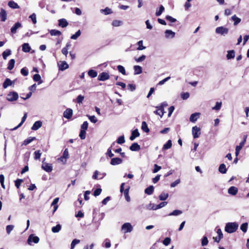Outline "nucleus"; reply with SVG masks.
I'll list each match as a JSON object with an SVG mask.
<instances>
[{"mask_svg": "<svg viewBox=\"0 0 249 249\" xmlns=\"http://www.w3.org/2000/svg\"><path fill=\"white\" fill-rule=\"evenodd\" d=\"M238 227V225L235 222L228 223L225 226V230L227 232L231 233L235 232Z\"/></svg>", "mask_w": 249, "mask_h": 249, "instance_id": "nucleus-1", "label": "nucleus"}, {"mask_svg": "<svg viewBox=\"0 0 249 249\" xmlns=\"http://www.w3.org/2000/svg\"><path fill=\"white\" fill-rule=\"evenodd\" d=\"M229 32V29L227 28L220 26L217 27L215 29V33L222 36H225Z\"/></svg>", "mask_w": 249, "mask_h": 249, "instance_id": "nucleus-2", "label": "nucleus"}, {"mask_svg": "<svg viewBox=\"0 0 249 249\" xmlns=\"http://www.w3.org/2000/svg\"><path fill=\"white\" fill-rule=\"evenodd\" d=\"M18 97V94L14 91L10 92L7 96V100L10 102L16 101Z\"/></svg>", "mask_w": 249, "mask_h": 249, "instance_id": "nucleus-3", "label": "nucleus"}, {"mask_svg": "<svg viewBox=\"0 0 249 249\" xmlns=\"http://www.w3.org/2000/svg\"><path fill=\"white\" fill-rule=\"evenodd\" d=\"M133 230V227L130 223H124L122 226V230L124 233L130 232Z\"/></svg>", "mask_w": 249, "mask_h": 249, "instance_id": "nucleus-4", "label": "nucleus"}, {"mask_svg": "<svg viewBox=\"0 0 249 249\" xmlns=\"http://www.w3.org/2000/svg\"><path fill=\"white\" fill-rule=\"evenodd\" d=\"M39 241V238L38 237L35 236L34 234H31L29 235L27 243L29 245H32V243L33 242L35 244H37Z\"/></svg>", "mask_w": 249, "mask_h": 249, "instance_id": "nucleus-5", "label": "nucleus"}, {"mask_svg": "<svg viewBox=\"0 0 249 249\" xmlns=\"http://www.w3.org/2000/svg\"><path fill=\"white\" fill-rule=\"evenodd\" d=\"M44 159V160H45ZM43 160L42 161V168L47 172H51L53 170V166L52 164L45 162Z\"/></svg>", "mask_w": 249, "mask_h": 249, "instance_id": "nucleus-6", "label": "nucleus"}, {"mask_svg": "<svg viewBox=\"0 0 249 249\" xmlns=\"http://www.w3.org/2000/svg\"><path fill=\"white\" fill-rule=\"evenodd\" d=\"M200 128L197 126H195L192 128V135L194 138H197L200 135Z\"/></svg>", "mask_w": 249, "mask_h": 249, "instance_id": "nucleus-7", "label": "nucleus"}, {"mask_svg": "<svg viewBox=\"0 0 249 249\" xmlns=\"http://www.w3.org/2000/svg\"><path fill=\"white\" fill-rule=\"evenodd\" d=\"M58 66L59 69V70L63 71L69 68V65L65 61H59L58 63Z\"/></svg>", "mask_w": 249, "mask_h": 249, "instance_id": "nucleus-8", "label": "nucleus"}, {"mask_svg": "<svg viewBox=\"0 0 249 249\" xmlns=\"http://www.w3.org/2000/svg\"><path fill=\"white\" fill-rule=\"evenodd\" d=\"M73 114L72 110L71 108H67L63 113V116L68 119H70L71 118Z\"/></svg>", "mask_w": 249, "mask_h": 249, "instance_id": "nucleus-9", "label": "nucleus"}, {"mask_svg": "<svg viewBox=\"0 0 249 249\" xmlns=\"http://www.w3.org/2000/svg\"><path fill=\"white\" fill-rule=\"evenodd\" d=\"M109 78V75L107 72H102L100 73L98 77V79L99 81H105Z\"/></svg>", "mask_w": 249, "mask_h": 249, "instance_id": "nucleus-10", "label": "nucleus"}, {"mask_svg": "<svg viewBox=\"0 0 249 249\" xmlns=\"http://www.w3.org/2000/svg\"><path fill=\"white\" fill-rule=\"evenodd\" d=\"M175 36V33L170 30H166L165 31V36L166 38H173Z\"/></svg>", "mask_w": 249, "mask_h": 249, "instance_id": "nucleus-11", "label": "nucleus"}, {"mask_svg": "<svg viewBox=\"0 0 249 249\" xmlns=\"http://www.w3.org/2000/svg\"><path fill=\"white\" fill-rule=\"evenodd\" d=\"M122 160L119 158H114L111 160L110 164L112 165H118L122 163Z\"/></svg>", "mask_w": 249, "mask_h": 249, "instance_id": "nucleus-12", "label": "nucleus"}, {"mask_svg": "<svg viewBox=\"0 0 249 249\" xmlns=\"http://www.w3.org/2000/svg\"><path fill=\"white\" fill-rule=\"evenodd\" d=\"M157 110L154 111V113L160 116V118L162 117L165 113L164 108L162 107H157Z\"/></svg>", "mask_w": 249, "mask_h": 249, "instance_id": "nucleus-13", "label": "nucleus"}, {"mask_svg": "<svg viewBox=\"0 0 249 249\" xmlns=\"http://www.w3.org/2000/svg\"><path fill=\"white\" fill-rule=\"evenodd\" d=\"M0 18L1 21H5L7 19V13L6 11L3 9H1L0 12Z\"/></svg>", "mask_w": 249, "mask_h": 249, "instance_id": "nucleus-14", "label": "nucleus"}, {"mask_svg": "<svg viewBox=\"0 0 249 249\" xmlns=\"http://www.w3.org/2000/svg\"><path fill=\"white\" fill-rule=\"evenodd\" d=\"M21 27V24L18 22L16 23L11 28V32L13 34L17 32V29Z\"/></svg>", "mask_w": 249, "mask_h": 249, "instance_id": "nucleus-15", "label": "nucleus"}, {"mask_svg": "<svg viewBox=\"0 0 249 249\" xmlns=\"http://www.w3.org/2000/svg\"><path fill=\"white\" fill-rule=\"evenodd\" d=\"M238 192V189L236 187L231 186L228 189V193L231 195L235 196Z\"/></svg>", "mask_w": 249, "mask_h": 249, "instance_id": "nucleus-16", "label": "nucleus"}, {"mask_svg": "<svg viewBox=\"0 0 249 249\" xmlns=\"http://www.w3.org/2000/svg\"><path fill=\"white\" fill-rule=\"evenodd\" d=\"M200 116V113H195L192 114H191L190 117V121L191 122L195 123L197 119Z\"/></svg>", "mask_w": 249, "mask_h": 249, "instance_id": "nucleus-17", "label": "nucleus"}, {"mask_svg": "<svg viewBox=\"0 0 249 249\" xmlns=\"http://www.w3.org/2000/svg\"><path fill=\"white\" fill-rule=\"evenodd\" d=\"M42 123L41 121H36L32 127V129L33 130H37L42 126Z\"/></svg>", "mask_w": 249, "mask_h": 249, "instance_id": "nucleus-18", "label": "nucleus"}, {"mask_svg": "<svg viewBox=\"0 0 249 249\" xmlns=\"http://www.w3.org/2000/svg\"><path fill=\"white\" fill-rule=\"evenodd\" d=\"M140 136V133L137 129L133 130L132 132L131 135L130 137V140L131 141H133L136 138L139 137Z\"/></svg>", "mask_w": 249, "mask_h": 249, "instance_id": "nucleus-19", "label": "nucleus"}, {"mask_svg": "<svg viewBox=\"0 0 249 249\" xmlns=\"http://www.w3.org/2000/svg\"><path fill=\"white\" fill-rule=\"evenodd\" d=\"M245 143L244 142H241L239 145L236 146L235 148V155L236 156H238L240 150L243 148V147L244 146Z\"/></svg>", "mask_w": 249, "mask_h": 249, "instance_id": "nucleus-20", "label": "nucleus"}, {"mask_svg": "<svg viewBox=\"0 0 249 249\" xmlns=\"http://www.w3.org/2000/svg\"><path fill=\"white\" fill-rule=\"evenodd\" d=\"M140 148V146L137 143H133L130 147V149L132 151H137Z\"/></svg>", "mask_w": 249, "mask_h": 249, "instance_id": "nucleus-21", "label": "nucleus"}, {"mask_svg": "<svg viewBox=\"0 0 249 249\" xmlns=\"http://www.w3.org/2000/svg\"><path fill=\"white\" fill-rule=\"evenodd\" d=\"M59 22V26L64 28L68 26V22L67 21V20L64 18L60 19L58 20Z\"/></svg>", "mask_w": 249, "mask_h": 249, "instance_id": "nucleus-22", "label": "nucleus"}, {"mask_svg": "<svg viewBox=\"0 0 249 249\" xmlns=\"http://www.w3.org/2000/svg\"><path fill=\"white\" fill-rule=\"evenodd\" d=\"M27 113H25L23 116L21 122L19 124L14 128L12 129V130H15L18 129V127L21 126L22 124L24 123L27 118Z\"/></svg>", "mask_w": 249, "mask_h": 249, "instance_id": "nucleus-23", "label": "nucleus"}, {"mask_svg": "<svg viewBox=\"0 0 249 249\" xmlns=\"http://www.w3.org/2000/svg\"><path fill=\"white\" fill-rule=\"evenodd\" d=\"M13 82L9 78H6L3 83V87L4 89L7 88L8 86H11Z\"/></svg>", "mask_w": 249, "mask_h": 249, "instance_id": "nucleus-24", "label": "nucleus"}, {"mask_svg": "<svg viewBox=\"0 0 249 249\" xmlns=\"http://www.w3.org/2000/svg\"><path fill=\"white\" fill-rule=\"evenodd\" d=\"M22 51L25 53L29 52L31 49L30 46H29V44L27 43H24L22 45Z\"/></svg>", "mask_w": 249, "mask_h": 249, "instance_id": "nucleus-25", "label": "nucleus"}, {"mask_svg": "<svg viewBox=\"0 0 249 249\" xmlns=\"http://www.w3.org/2000/svg\"><path fill=\"white\" fill-rule=\"evenodd\" d=\"M8 5L13 9H18L19 7L18 4L14 1H9Z\"/></svg>", "mask_w": 249, "mask_h": 249, "instance_id": "nucleus-26", "label": "nucleus"}, {"mask_svg": "<svg viewBox=\"0 0 249 249\" xmlns=\"http://www.w3.org/2000/svg\"><path fill=\"white\" fill-rule=\"evenodd\" d=\"M231 20L234 21V25L236 26L241 22V19L238 18L235 15L232 16L231 18Z\"/></svg>", "mask_w": 249, "mask_h": 249, "instance_id": "nucleus-27", "label": "nucleus"}, {"mask_svg": "<svg viewBox=\"0 0 249 249\" xmlns=\"http://www.w3.org/2000/svg\"><path fill=\"white\" fill-rule=\"evenodd\" d=\"M153 191L154 187L153 186H150L149 187L146 188L144 190L145 193L147 194L148 195H152L153 193Z\"/></svg>", "mask_w": 249, "mask_h": 249, "instance_id": "nucleus-28", "label": "nucleus"}, {"mask_svg": "<svg viewBox=\"0 0 249 249\" xmlns=\"http://www.w3.org/2000/svg\"><path fill=\"white\" fill-rule=\"evenodd\" d=\"M134 74H139L142 72V68L140 66H135L134 67Z\"/></svg>", "mask_w": 249, "mask_h": 249, "instance_id": "nucleus-29", "label": "nucleus"}, {"mask_svg": "<svg viewBox=\"0 0 249 249\" xmlns=\"http://www.w3.org/2000/svg\"><path fill=\"white\" fill-rule=\"evenodd\" d=\"M15 63V61L14 59H11V60H10L8 62L7 69L9 70H12L14 67Z\"/></svg>", "mask_w": 249, "mask_h": 249, "instance_id": "nucleus-30", "label": "nucleus"}, {"mask_svg": "<svg viewBox=\"0 0 249 249\" xmlns=\"http://www.w3.org/2000/svg\"><path fill=\"white\" fill-rule=\"evenodd\" d=\"M11 54V51L7 49L2 53V57L4 59L6 60L8 56Z\"/></svg>", "mask_w": 249, "mask_h": 249, "instance_id": "nucleus-31", "label": "nucleus"}, {"mask_svg": "<svg viewBox=\"0 0 249 249\" xmlns=\"http://www.w3.org/2000/svg\"><path fill=\"white\" fill-rule=\"evenodd\" d=\"M129 187H128L124 191V195L125 196V198L127 202H129L130 201V197L129 196Z\"/></svg>", "mask_w": 249, "mask_h": 249, "instance_id": "nucleus-32", "label": "nucleus"}, {"mask_svg": "<svg viewBox=\"0 0 249 249\" xmlns=\"http://www.w3.org/2000/svg\"><path fill=\"white\" fill-rule=\"evenodd\" d=\"M182 213V212L179 210H175L173 211L172 213H170L168 215L169 216H178L181 214Z\"/></svg>", "mask_w": 249, "mask_h": 249, "instance_id": "nucleus-33", "label": "nucleus"}, {"mask_svg": "<svg viewBox=\"0 0 249 249\" xmlns=\"http://www.w3.org/2000/svg\"><path fill=\"white\" fill-rule=\"evenodd\" d=\"M235 56V52L233 50L229 51L228 52L227 54V58L228 59H230L231 58H233Z\"/></svg>", "mask_w": 249, "mask_h": 249, "instance_id": "nucleus-34", "label": "nucleus"}, {"mask_svg": "<svg viewBox=\"0 0 249 249\" xmlns=\"http://www.w3.org/2000/svg\"><path fill=\"white\" fill-rule=\"evenodd\" d=\"M142 129L145 132H148L149 131V129L148 127L147 124L144 121L142 122Z\"/></svg>", "mask_w": 249, "mask_h": 249, "instance_id": "nucleus-35", "label": "nucleus"}, {"mask_svg": "<svg viewBox=\"0 0 249 249\" xmlns=\"http://www.w3.org/2000/svg\"><path fill=\"white\" fill-rule=\"evenodd\" d=\"M50 33L51 35L53 36H59L61 34V33L60 31H59L58 30H54V29L51 30L50 31Z\"/></svg>", "mask_w": 249, "mask_h": 249, "instance_id": "nucleus-36", "label": "nucleus"}, {"mask_svg": "<svg viewBox=\"0 0 249 249\" xmlns=\"http://www.w3.org/2000/svg\"><path fill=\"white\" fill-rule=\"evenodd\" d=\"M218 170L220 173L222 174H225L227 172V168L226 167V165L223 163L220 164Z\"/></svg>", "mask_w": 249, "mask_h": 249, "instance_id": "nucleus-37", "label": "nucleus"}, {"mask_svg": "<svg viewBox=\"0 0 249 249\" xmlns=\"http://www.w3.org/2000/svg\"><path fill=\"white\" fill-rule=\"evenodd\" d=\"M81 34V32L80 30H78L74 35H72L71 36V39L76 40L78 38V37L80 36Z\"/></svg>", "mask_w": 249, "mask_h": 249, "instance_id": "nucleus-38", "label": "nucleus"}, {"mask_svg": "<svg viewBox=\"0 0 249 249\" xmlns=\"http://www.w3.org/2000/svg\"><path fill=\"white\" fill-rule=\"evenodd\" d=\"M172 145V141L169 140L165 144L163 145L162 149L164 150L168 149L171 147Z\"/></svg>", "mask_w": 249, "mask_h": 249, "instance_id": "nucleus-39", "label": "nucleus"}, {"mask_svg": "<svg viewBox=\"0 0 249 249\" xmlns=\"http://www.w3.org/2000/svg\"><path fill=\"white\" fill-rule=\"evenodd\" d=\"M33 79L35 81H38V84L42 83V81L41 79V76L38 74H35L33 76Z\"/></svg>", "mask_w": 249, "mask_h": 249, "instance_id": "nucleus-40", "label": "nucleus"}, {"mask_svg": "<svg viewBox=\"0 0 249 249\" xmlns=\"http://www.w3.org/2000/svg\"><path fill=\"white\" fill-rule=\"evenodd\" d=\"M88 74L90 77L94 78L97 76V72L93 70H90L88 71Z\"/></svg>", "mask_w": 249, "mask_h": 249, "instance_id": "nucleus-41", "label": "nucleus"}, {"mask_svg": "<svg viewBox=\"0 0 249 249\" xmlns=\"http://www.w3.org/2000/svg\"><path fill=\"white\" fill-rule=\"evenodd\" d=\"M168 193H162L159 197L160 200H165L168 197Z\"/></svg>", "mask_w": 249, "mask_h": 249, "instance_id": "nucleus-42", "label": "nucleus"}, {"mask_svg": "<svg viewBox=\"0 0 249 249\" xmlns=\"http://www.w3.org/2000/svg\"><path fill=\"white\" fill-rule=\"evenodd\" d=\"M61 228V226L59 224H57L56 226L53 227L52 229V231L53 232L56 233L59 232Z\"/></svg>", "mask_w": 249, "mask_h": 249, "instance_id": "nucleus-43", "label": "nucleus"}, {"mask_svg": "<svg viewBox=\"0 0 249 249\" xmlns=\"http://www.w3.org/2000/svg\"><path fill=\"white\" fill-rule=\"evenodd\" d=\"M122 24V21L119 20H114L112 22V26L114 27H118L121 26Z\"/></svg>", "mask_w": 249, "mask_h": 249, "instance_id": "nucleus-44", "label": "nucleus"}, {"mask_svg": "<svg viewBox=\"0 0 249 249\" xmlns=\"http://www.w3.org/2000/svg\"><path fill=\"white\" fill-rule=\"evenodd\" d=\"M146 208L149 210H156V205L153 203H149L146 206Z\"/></svg>", "mask_w": 249, "mask_h": 249, "instance_id": "nucleus-45", "label": "nucleus"}, {"mask_svg": "<svg viewBox=\"0 0 249 249\" xmlns=\"http://www.w3.org/2000/svg\"><path fill=\"white\" fill-rule=\"evenodd\" d=\"M164 10V7H163V6L162 5H160V7L159 10H157V11L156 12V16H158V17L160 16L162 13V12H163Z\"/></svg>", "mask_w": 249, "mask_h": 249, "instance_id": "nucleus-46", "label": "nucleus"}, {"mask_svg": "<svg viewBox=\"0 0 249 249\" xmlns=\"http://www.w3.org/2000/svg\"><path fill=\"white\" fill-rule=\"evenodd\" d=\"M41 154H42V152H41L40 150L36 151L34 152L35 159V160H39L40 158Z\"/></svg>", "mask_w": 249, "mask_h": 249, "instance_id": "nucleus-47", "label": "nucleus"}, {"mask_svg": "<svg viewBox=\"0 0 249 249\" xmlns=\"http://www.w3.org/2000/svg\"><path fill=\"white\" fill-rule=\"evenodd\" d=\"M35 139H36L35 137H32V138H28V139H26L25 140H24V141L23 143V144H24L25 145H27V144L31 143L32 141H33Z\"/></svg>", "mask_w": 249, "mask_h": 249, "instance_id": "nucleus-48", "label": "nucleus"}, {"mask_svg": "<svg viewBox=\"0 0 249 249\" xmlns=\"http://www.w3.org/2000/svg\"><path fill=\"white\" fill-rule=\"evenodd\" d=\"M222 106V102H216L214 107H212L213 110H219L221 108Z\"/></svg>", "mask_w": 249, "mask_h": 249, "instance_id": "nucleus-49", "label": "nucleus"}, {"mask_svg": "<svg viewBox=\"0 0 249 249\" xmlns=\"http://www.w3.org/2000/svg\"><path fill=\"white\" fill-rule=\"evenodd\" d=\"M143 41L142 40H140L138 42L137 44L139 47L137 48L138 50H143L145 49V47L142 45Z\"/></svg>", "mask_w": 249, "mask_h": 249, "instance_id": "nucleus-50", "label": "nucleus"}, {"mask_svg": "<svg viewBox=\"0 0 249 249\" xmlns=\"http://www.w3.org/2000/svg\"><path fill=\"white\" fill-rule=\"evenodd\" d=\"M29 18L32 20L33 24H36L37 22L36 14L35 13L32 14L29 16Z\"/></svg>", "mask_w": 249, "mask_h": 249, "instance_id": "nucleus-51", "label": "nucleus"}, {"mask_svg": "<svg viewBox=\"0 0 249 249\" xmlns=\"http://www.w3.org/2000/svg\"><path fill=\"white\" fill-rule=\"evenodd\" d=\"M248 224L247 223H244L241 225L240 229L244 232H246L247 231Z\"/></svg>", "mask_w": 249, "mask_h": 249, "instance_id": "nucleus-52", "label": "nucleus"}, {"mask_svg": "<svg viewBox=\"0 0 249 249\" xmlns=\"http://www.w3.org/2000/svg\"><path fill=\"white\" fill-rule=\"evenodd\" d=\"M117 69L120 72L122 73L124 75L125 74V70L123 66L119 65L117 66Z\"/></svg>", "mask_w": 249, "mask_h": 249, "instance_id": "nucleus-53", "label": "nucleus"}, {"mask_svg": "<svg viewBox=\"0 0 249 249\" xmlns=\"http://www.w3.org/2000/svg\"><path fill=\"white\" fill-rule=\"evenodd\" d=\"M84 99V96L82 95H79L77 96L76 99V102L80 104L81 103H82L83 100Z\"/></svg>", "mask_w": 249, "mask_h": 249, "instance_id": "nucleus-54", "label": "nucleus"}, {"mask_svg": "<svg viewBox=\"0 0 249 249\" xmlns=\"http://www.w3.org/2000/svg\"><path fill=\"white\" fill-rule=\"evenodd\" d=\"M88 127V123L87 121H85L83 123V124L81 126V130L86 131Z\"/></svg>", "mask_w": 249, "mask_h": 249, "instance_id": "nucleus-55", "label": "nucleus"}, {"mask_svg": "<svg viewBox=\"0 0 249 249\" xmlns=\"http://www.w3.org/2000/svg\"><path fill=\"white\" fill-rule=\"evenodd\" d=\"M117 142L119 144H123L125 142L124 138V136H120L117 141Z\"/></svg>", "mask_w": 249, "mask_h": 249, "instance_id": "nucleus-56", "label": "nucleus"}, {"mask_svg": "<svg viewBox=\"0 0 249 249\" xmlns=\"http://www.w3.org/2000/svg\"><path fill=\"white\" fill-rule=\"evenodd\" d=\"M208 243V240L206 236H204L202 239L201 244L202 246H206Z\"/></svg>", "mask_w": 249, "mask_h": 249, "instance_id": "nucleus-57", "label": "nucleus"}, {"mask_svg": "<svg viewBox=\"0 0 249 249\" xmlns=\"http://www.w3.org/2000/svg\"><path fill=\"white\" fill-rule=\"evenodd\" d=\"M86 132L84 130H80V132L79 134V137L82 140H84L86 138Z\"/></svg>", "mask_w": 249, "mask_h": 249, "instance_id": "nucleus-58", "label": "nucleus"}, {"mask_svg": "<svg viewBox=\"0 0 249 249\" xmlns=\"http://www.w3.org/2000/svg\"><path fill=\"white\" fill-rule=\"evenodd\" d=\"M87 117L89 118V120L93 123H96L97 122V119L95 117V116H90L87 115Z\"/></svg>", "mask_w": 249, "mask_h": 249, "instance_id": "nucleus-59", "label": "nucleus"}, {"mask_svg": "<svg viewBox=\"0 0 249 249\" xmlns=\"http://www.w3.org/2000/svg\"><path fill=\"white\" fill-rule=\"evenodd\" d=\"M190 96V94L189 92H185V93H182L181 94V97L183 100H186Z\"/></svg>", "mask_w": 249, "mask_h": 249, "instance_id": "nucleus-60", "label": "nucleus"}, {"mask_svg": "<svg viewBox=\"0 0 249 249\" xmlns=\"http://www.w3.org/2000/svg\"><path fill=\"white\" fill-rule=\"evenodd\" d=\"M167 202H165V201L161 202L159 204L156 205V210L164 207L165 206H166L167 205Z\"/></svg>", "mask_w": 249, "mask_h": 249, "instance_id": "nucleus-61", "label": "nucleus"}, {"mask_svg": "<svg viewBox=\"0 0 249 249\" xmlns=\"http://www.w3.org/2000/svg\"><path fill=\"white\" fill-rule=\"evenodd\" d=\"M14 226L12 225H9L6 226V232L7 234H9L11 231L13 230Z\"/></svg>", "mask_w": 249, "mask_h": 249, "instance_id": "nucleus-62", "label": "nucleus"}, {"mask_svg": "<svg viewBox=\"0 0 249 249\" xmlns=\"http://www.w3.org/2000/svg\"><path fill=\"white\" fill-rule=\"evenodd\" d=\"M163 244L165 245H168L171 242V239L169 237H166L163 241Z\"/></svg>", "mask_w": 249, "mask_h": 249, "instance_id": "nucleus-63", "label": "nucleus"}, {"mask_svg": "<svg viewBox=\"0 0 249 249\" xmlns=\"http://www.w3.org/2000/svg\"><path fill=\"white\" fill-rule=\"evenodd\" d=\"M99 172L98 171L96 170L92 177V178L94 179H99Z\"/></svg>", "mask_w": 249, "mask_h": 249, "instance_id": "nucleus-64", "label": "nucleus"}]
</instances>
